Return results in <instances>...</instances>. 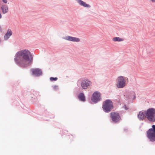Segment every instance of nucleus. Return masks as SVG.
Segmentation results:
<instances>
[{"mask_svg":"<svg viewBox=\"0 0 155 155\" xmlns=\"http://www.w3.org/2000/svg\"><path fill=\"white\" fill-rule=\"evenodd\" d=\"M33 57L31 52L27 49L21 50L15 54L14 60L16 63L20 67L26 68L32 63Z\"/></svg>","mask_w":155,"mask_h":155,"instance_id":"obj_1","label":"nucleus"},{"mask_svg":"<svg viewBox=\"0 0 155 155\" xmlns=\"http://www.w3.org/2000/svg\"><path fill=\"white\" fill-rule=\"evenodd\" d=\"M128 82V78L123 76H119L117 79L116 86L118 88H124Z\"/></svg>","mask_w":155,"mask_h":155,"instance_id":"obj_2","label":"nucleus"},{"mask_svg":"<svg viewBox=\"0 0 155 155\" xmlns=\"http://www.w3.org/2000/svg\"><path fill=\"white\" fill-rule=\"evenodd\" d=\"M102 107L104 112H110L114 108L113 102L110 99L106 100L103 102Z\"/></svg>","mask_w":155,"mask_h":155,"instance_id":"obj_3","label":"nucleus"},{"mask_svg":"<svg viewBox=\"0 0 155 155\" xmlns=\"http://www.w3.org/2000/svg\"><path fill=\"white\" fill-rule=\"evenodd\" d=\"M147 136L150 141H155V125H153L152 128L149 129L147 132Z\"/></svg>","mask_w":155,"mask_h":155,"instance_id":"obj_4","label":"nucleus"},{"mask_svg":"<svg viewBox=\"0 0 155 155\" xmlns=\"http://www.w3.org/2000/svg\"><path fill=\"white\" fill-rule=\"evenodd\" d=\"M147 118L150 121L155 122V109L149 108L146 111Z\"/></svg>","mask_w":155,"mask_h":155,"instance_id":"obj_5","label":"nucleus"},{"mask_svg":"<svg viewBox=\"0 0 155 155\" xmlns=\"http://www.w3.org/2000/svg\"><path fill=\"white\" fill-rule=\"evenodd\" d=\"M91 99L94 103H96L101 101V97L100 93L97 91L94 92L92 96Z\"/></svg>","mask_w":155,"mask_h":155,"instance_id":"obj_6","label":"nucleus"},{"mask_svg":"<svg viewBox=\"0 0 155 155\" xmlns=\"http://www.w3.org/2000/svg\"><path fill=\"white\" fill-rule=\"evenodd\" d=\"M110 117L112 122L114 123L119 122L121 120L119 114L115 112H112L110 113Z\"/></svg>","mask_w":155,"mask_h":155,"instance_id":"obj_7","label":"nucleus"},{"mask_svg":"<svg viewBox=\"0 0 155 155\" xmlns=\"http://www.w3.org/2000/svg\"><path fill=\"white\" fill-rule=\"evenodd\" d=\"M92 82L89 79H84L83 80L81 83L82 88L84 89H86L88 87L91 85Z\"/></svg>","mask_w":155,"mask_h":155,"instance_id":"obj_8","label":"nucleus"},{"mask_svg":"<svg viewBox=\"0 0 155 155\" xmlns=\"http://www.w3.org/2000/svg\"><path fill=\"white\" fill-rule=\"evenodd\" d=\"M147 113L145 110H142L139 112L137 117L140 120H143L147 118Z\"/></svg>","mask_w":155,"mask_h":155,"instance_id":"obj_9","label":"nucleus"},{"mask_svg":"<svg viewBox=\"0 0 155 155\" xmlns=\"http://www.w3.org/2000/svg\"><path fill=\"white\" fill-rule=\"evenodd\" d=\"M65 40L74 42H79L80 41V39L77 38L73 37L71 36H67L63 38Z\"/></svg>","mask_w":155,"mask_h":155,"instance_id":"obj_10","label":"nucleus"},{"mask_svg":"<svg viewBox=\"0 0 155 155\" xmlns=\"http://www.w3.org/2000/svg\"><path fill=\"white\" fill-rule=\"evenodd\" d=\"M32 72L33 74L37 76H39L42 74V71L38 68L32 69Z\"/></svg>","mask_w":155,"mask_h":155,"instance_id":"obj_11","label":"nucleus"},{"mask_svg":"<svg viewBox=\"0 0 155 155\" xmlns=\"http://www.w3.org/2000/svg\"><path fill=\"white\" fill-rule=\"evenodd\" d=\"M0 9L2 11V13L4 14L8 12V6L6 5H1Z\"/></svg>","mask_w":155,"mask_h":155,"instance_id":"obj_12","label":"nucleus"},{"mask_svg":"<svg viewBox=\"0 0 155 155\" xmlns=\"http://www.w3.org/2000/svg\"><path fill=\"white\" fill-rule=\"evenodd\" d=\"M12 30L10 29H8L7 30V32L4 36V39L5 40H8V38L12 35Z\"/></svg>","mask_w":155,"mask_h":155,"instance_id":"obj_13","label":"nucleus"},{"mask_svg":"<svg viewBox=\"0 0 155 155\" xmlns=\"http://www.w3.org/2000/svg\"><path fill=\"white\" fill-rule=\"evenodd\" d=\"M77 2L81 6H83L84 7L90 8L91 7L90 5L86 4L85 2L81 0H76Z\"/></svg>","mask_w":155,"mask_h":155,"instance_id":"obj_14","label":"nucleus"},{"mask_svg":"<svg viewBox=\"0 0 155 155\" xmlns=\"http://www.w3.org/2000/svg\"><path fill=\"white\" fill-rule=\"evenodd\" d=\"M128 97L129 99H132L133 100L135 99L136 98L135 94L133 91H130L129 92L128 94Z\"/></svg>","mask_w":155,"mask_h":155,"instance_id":"obj_15","label":"nucleus"},{"mask_svg":"<svg viewBox=\"0 0 155 155\" xmlns=\"http://www.w3.org/2000/svg\"><path fill=\"white\" fill-rule=\"evenodd\" d=\"M78 97L79 100L82 101L84 102L86 100L84 94L83 93H80Z\"/></svg>","mask_w":155,"mask_h":155,"instance_id":"obj_16","label":"nucleus"},{"mask_svg":"<svg viewBox=\"0 0 155 155\" xmlns=\"http://www.w3.org/2000/svg\"><path fill=\"white\" fill-rule=\"evenodd\" d=\"M112 40L114 41L120 42L124 40V39L118 37H115L113 38Z\"/></svg>","mask_w":155,"mask_h":155,"instance_id":"obj_17","label":"nucleus"},{"mask_svg":"<svg viewBox=\"0 0 155 155\" xmlns=\"http://www.w3.org/2000/svg\"><path fill=\"white\" fill-rule=\"evenodd\" d=\"M50 79L51 81H56L57 80L58 78L56 77H51L50 78Z\"/></svg>","mask_w":155,"mask_h":155,"instance_id":"obj_18","label":"nucleus"},{"mask_svg":"<svg viewBox=\"0 0 155 155\" xmlns=\"http://www.w3.org/2000/svg\"><path fill=\"white\" fill-rule=\"evenodd\" d=\"M2 2L5 3L6 4L8 2V0H2Z\"/></svg>","mask_w":155,"mask_h":155,"instance_id":"obj_19","label":"nucleus"},{"mask_svg":"<svg viewBox=\"0 0 155 155\" xmlns=\"http://www.w3.org/2000/svg\"><path fill=\"white\" fill-rule=\"evenodd\" d=\"M124 107L126 110H127L128 109L125 105L124 106Z\"/></svg>","mask_w":155,"mask_h":155,"instance_id":"obj_20","label":"nucleus"},{"mask_svg":"<svg viewBox=\"0 0 155 155\" xmlns=\"http://www.w3.org/2000/svg\"><path fill=\"white\" fill-rule=\"evenodd\" d=\"M150 1L153 2H155V0H150Z\"/></svg>","mask_w":155,"mask_h":155,"instance_id":"obj_21","label":"nucleus"},{"mask_svg":"<svg viewBox=\"0 0 155 155\" xmlns=\"http://www.w3.org/2000/svg\"><path fill=\"white\" fill-rule=\"evenodd\" d=\"M2 17V15L1 13H0V19Z\"/></svg>","mask_w":155,"mask_h":155,"instance_id":"obj_22","label":"nucleus"},{"mask_svg":"<svg viewBox=\"0 0 155 155\" xmlns=\"http://www.w3.org/2000/svg\"><path fill=\"white\" fill-rule=\"evenodd\" d=\"M56 87H58V86H54V88H56Z\"/></svg>","mask_w":155,"mask_h":155,"instance_id":"obj_23","label":"nucleus"}]
</instances>
